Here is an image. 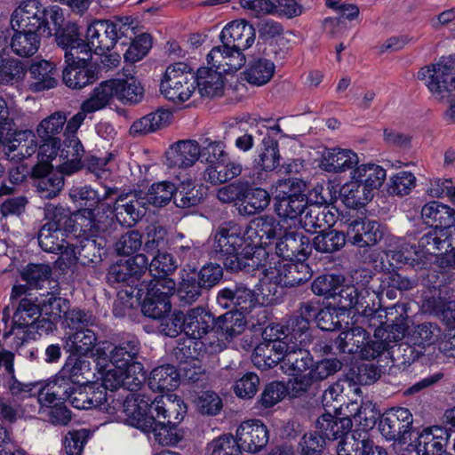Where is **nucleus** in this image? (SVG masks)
I'll return each mask as SVG.
<instances>
[{"mask_svg":"<svg viewBox=\"0 0 455 455\" xmlns=\"http://www.w3.org/2000/svg\"><path fill=\"white\" fill-rule=\"evenodd\" d=\"M283 352L282 370L288 375H299L313 366V356L305 347L288 346Z\"/></svg>","mask_w":455,"mask_h":455,"instance_id":"obj_38","label":"nucleus"},{"mask_svg":"<svg viewBox=\"0 0 455 455\" xmlns=\"http://www.w3.org/2000/svg\"><path fill=\"white\" fill-rule=\"evenodd\" d=\"M39 246L47 252L63 253L68 247L65 232L55 224H44L37 234Z\"/></svg>","mask_w":455,"mask_h":455,"instance_id":"obj_44","label":"nucleus"},{"mask_svg":"<svg viewBox=\"0 0 455 455\" xmlns=\"http://www.w3.org/2000/svg\"><path fill=\"white\" fill-rule=\"evenodd\" d=\"M179 377L174 366L161 365L151 371L148 387L154 391H171L179 386Z\"/></svg>","mask_w":455,"mask_h":455,"instance_id":"obj_49","label":"nucleus"},{"mask_svg":"<svg viewBox=\"0 0 455 455\" xmlns=\"http://www.w3.org/2000/svg\"><path fill=\"white\" fill-rule=\"evenodd\" d=\"M270 204V195L260 188H254L245 183L244 195L237 210L241 215L252 216L263 212Z\"/></svg>","mask_w":455,"mask_h":455,"instance_id":"obj_37","label":"nucleus"},{"mask_svg":"<svg viewBox=\"0 0 455 455\" xmlns=\"http://www.w3.org/2000/svg\"><path fill=\"white\" fill-rule=\"evenodd\" d=\"M339 216L334 206L323 204H308L299 219V224L307 232L315 233L317 229L325 230L332 227Z\"/></svg>","mask_w":455,"mask_h":455,"instance_id":"obj_20","label":"nucleus"},{"mask_svg":"<svg viewBox=\"0 0 455 455\" xmlns=\"http://www.w3.org/2000/svg\"><path fill=\"white\" fill-rule=\"evenodd\" d=\"M137 287L138 291L134 297L139 299H142L144 294L155 297L164 296L166 299H169V295L174 294L176 291V283L169 276L144 278L137 284Z\"/></svg>","mask_w":455,"mask_h":455,"instance_id":"obj_46","label":"nucleus"},{"mask_svg":"<svg viewBox=\"0 0 455 455\" xmlns=\"http://www.w3.org/2000/svg\"><path fill=\"white\" fill-rule=\"evenodd\" d=\"M171 120L172 113L169 110L158 108L134 121L130 128V133L132 136H140L155 132L168 126Z\"/></svg>","mask_w":455,"mask_h":455,"instance_id":"obj_39","label":"nucleus"},{"mask_svg":"<svg viewBox=\"0 0 455 455\" xmlns=\"http://www.w3.org/2000/svg\"><path fill=\"white\" fill-rule=\"evenodd\" d=\"M57 41L58 44L65 49L67 65L93 66L91 63L93 48H91L89 41L86 43L81 37V33L76 25L73 24L63 29Z\"/></svg>","mask_w":455,"mask_h":455,"instance_id":"obj_11","label":"nucleus"},{"mask_svg":"<svg viewBox=\"0 0 455 455\" xmlns=\"http://www.w3.org/2000/svg\"><path fill=\"white\" fill-rule=\"evenodd\" d=\"M359 164L358 155L351 149L334 148L326 149L320 167L327 172L342 173L353 171Z\"/></svg>","mask_w":455,"mask_h":455,"instance_id":"obj_27","label":"nucleus"},{"mask_svg":"<svg viewBox=\"0 0 455 455\" xmlns=\"http://www.w3.org/2000/svg\"><path fill=\"white\" fill-rule=\"evenodd\" d=\"M29 75L28 89L33 92H40L54 88L58 80L54 63L45 60L34 61L28 70Z\"/></svg>","mask_w":455,"mask_h":455,"instance_id":"obj_30","label":"nucleus"},{"mask_svg":"<svg viewBox=\"0 0 455 455\" xmlns=\"http://www.w3.org/2000/svg\"><path fill=\"white\" fill-rule=\"evenodd\" d=\"M65 172H53L52 168L46 165L36 164L32 168L31 178L34 180V186L41 198L52 199L58 196L64 188Z\"/></svg>","mask_w":455,"mask_h":455,"instance_id":"obj_19","label":"nucleus"},{"mask_svg":"<svg viewBox=\"0 0 455 455\" xmlns=\"http://www.w3.org/2000/svg\"><path fill=\"white\" fill-rule=\"evenodd\" d=\"M433 98L443 104H449L444 118L455 124V57L443 56L436 63L425 66L418 73Z\"/></svg>","mask_w":455,"mask_h":455,"instance_id":"obj_1","label":"nucleus"},{"mask_svg":"<svg viewBox=\"0 0 455 455\" xmlns=\"http://www.w3.org/2000/svg\"><path fill=\"white\" fill-rule=\"evenodd\" d=\"M421 218L425 224L435 228H455V210L435 201L422 207Z\"/></svg>","mask_w":455,"mask_h":455,"instance_id":"obj_34","label":"nucleus"},{"mask_svg":"<svg viewBox=\"0 0 455 455\" xmlns=\"http://www.w3.org/2000/svg\"><path fill=\"white\" fill-rule=\"evenodd\" d=\"M103 246L101 243H97L96 240L85 238L80 241L79 245L74 249V254L77 260L82 265H90L101 261V251Z\"/></svg>","mask_w":455,"mask_h":455,"instance_id":"obj_62","label":"nucleus"},{"mask_svg":"<svg viewBox=\"0 0 455 455\" xmlns=\"http://www.w3.org/2000/svg\"><path fill=\"white\" fill-rule=\"evenodd\" d=\"M210 455H243L236 437L225 434L212 440L207 446Z\"/></svg>","mask_w":455,"mask_h":455,"instance_id":"obj_64","label":"nucleus"},{"mask_svg":"<svg viewBox=\"0 0 455 455\" xmlns=\"http://www.w3.org/2000/svg\"><path fill=\"white\" fill-rule=\"evenodd\" d=\"M287 345L280 342L275 337L270 338L266 344H260L254 349L252 361L256 366L262 369L272 368L278 363L282 367L283 352L287 351Z\"/></svg>","mask_w":455,"mask_h":455,"instance_id":"obj_32","label":"nucleus"},{"mask_svg":"<svg viewBox=\"0 0 455 455\" xmlns=\"http://www.w3.org/2000/svg\"><path fill=\"white\" fill-rule=\"evenodd\" d=\"M369 339V333L361 326H354L341 331L335 339V345L340 353L359 354L362 346Z\"/></svg>","mask_w":455,"mask_h":455,"instance_id":"obj_47","label":"nucleus"},{"mask_svg":"<svg viewBox=\"0 0 455 455\" xmlns=\"http://www.w3.org/2000/svg\"><path fill=\"white\" fill-rule=\"evenodd\" d=\"M345 224L347 242L360 248L374 246L384 236L383 227L367 218L347 220Z\"/></svg>","mask_w":455,"mask_h":455,"instance_id":"obj_14","label":"nucleus"},{"mask_svg":"<svg viewBox=\"0 0 455 455\" xmlns=\"http://www.w3.org/2000/svg\"><path fill=\"white\" fill-rule=\"evenodd\" d=\"M315 427L325 440L343 439L346 435H349L352 420L348 417L338 419L331 413H323L317 419Z\"/></svg>","mask_w":455,"mask_h":455,"instance_id":"obj_42","label":"nucleus"},{"mask_svg":"<svg viewBox=\"0 0 455 455\" xmlns=\"http://www.w3.org/2000/svg\"><path fill=\"white\" fill-rule=\"evenodd\" d=\"M196 84L202 97H220L224 92L222 75L212 68H201L197 70Z\"/></svg>","mask_w":455,"mask_h":455,"instance_id":"obj_41","label":"nucleus"},{"mask_svg":"<svg viewBox=\"0 0 455 455\" xmlns=\"http://www.w3.org/2000/svg\"><path fill=\"white\" fill-rule=\"evenodd\" d=\"M184 332L189 338L199 339L212 328L213 317L203 307H196L183 313Z\"/></svg>","mask_w":455,"mask_h":455,"instance_id":"obj_33","label":"nucleus"},{"mask_svg":"<svg viewBox=\"0 0 455 455\" xmlns=\"http://www.w3.org/2000/svg\"><path fill=\"white\" fill-rule=\"evenodd\" d=\"M114 89L116 91L115 98L124 104H136L143 98V88L140 84L130 77L127 79H113Z\"/></svg>","mask_w":455,"mask_h":455,"instance_id":"obj_56","label":"nucleus"},{"mask_svg":"<svg viewBox=\"0 0 455 455\" xmlns=\"http://www.w3.org/2000/svg\"><path fill=\"white\" fill-rule=\"evenodd\" d=\"M131 392L124 401L111 396L110 406H116L114 413L119 410L123 411L127 424L143 432H148L152 427L156 416V411L152 410V407H156L155 404L158 403L159 404L166 403V397L162 396L159 400L156 398L152 401L151 398L141 393Z\"/></svg>","mask_w":455,"mask_h":455,"instance_id":"obj_3","label":"nucleus"},{"mask_svg":"<svg viewBox=\"0 0 455 455\" xmlns=\"http://www.w3.org/2000/svg\"><path fill=\"white\" fill-rule=\"evenodd\" d=\"M254 27L244 20H235L228 24L220 33V41L226 47L243 52L255 41Z\"/></svg>","mask_w":455,"mask_h":455,"instance_id":"obj_22","label":"nucleus"},{"mask_svg":"<svg viewBox=\"0 0 455 455\" xmlns=\"http://www.w3.org/2000/svg\"><path fill=\"white\" fill-rule=\"evenodd\" d=\"M207 62L212 68L220 73H232L240 69L246 62L243 52L226 47L223 44L220 46L213 47L207 55Z\"/></svg>","mask_w":455,"mask_h":455,"instance_id":"obj_28","label":"nucleus"},{"mask_svg":"<svg viewBox=\"0 0 455 455\" xmlns=\"http://www.w3.org/2000/svg\"><path fill=\"white\" fill-rule=\"evenodd\" d=\"M110 398L111 395H108L104 387L97 383L77 384L68 402L78 410L100 408L107 413L113 414L116 406H110Z\"/></svg>","mask_w":455,"mask_h":455,"instance_id":"obj_13","label":"nucleus"},{"mask_svg":"<svg viewBox=\"0 0 455 455\" xmlns=\"http://www.w3.org/2000/svg\"><path fill=\"white\" fill-rule=\"evenodd\" d=\"M10 41L12 52L22 58L31 57L36 53L41 44V36L20 29H13Z\"/></svg>","mask_w":455,"mask_h":455,"instance_id":"obj_51","label":"nucleus"},{"mask_svg":"<svg viewBox=\"0 0 455 455\" xmlns=\"http://www.w3.org/2000/svg\"><path fill=\"white\" fill-rule=\"evenodd\" d=\"M235 437L243 451L257 453L267 444L269 433L267 426L260 420L251 419L240 424Z\"/></svg>","mask_w":455,"mask_h":455,"instance_id":"obj_17","label":"nucleus"},{"mask_svg":"<svg viewBox=\"0 0 455 455\" xmlns=\"http://www.w3.org/2000/svg\"><path fill=\"white\" fill-rule=\"evenodd\" d=\"M383 291H377L368 285H347L339 293L338 306L340 309H355L364 316H372L382 307Z\"/></svg>","mask_w":455,"mask_h":455,"instance_id":"obj_6","label":"nucleus"},{"mask_svg":"<svg viewBox=\"0 0 455 455\" xmlns=\"http://www.w3.org/2000/svg\"><path fill=\"white\" fill-rule=\"evenodd\" d=\"M176 239L179 240L175 246L176 255L181 262L186 264L188 268L196 270L202 257V251L192 239L185 238L181 233L177 234Z\"/></svg>","mask_w":455,"mask_h":455,"instance_id":"obj_57","label":"nucleus"},{"mask_svg":"<svg viewBox=\"0 0 455 455\" xmlns=\"http://www.w3.org/2000/svg\"><path fill=\"white\" fill-rule=\"evenodd\" d=\"M267 252L263 249H257L250 243L235 259V267H228L227 270L236 272L244 271L245 273H253L256 270H261L264 275V268L268 267L269 260L267 259Z\"/></svg>","mask_w":455,"mask_h":455,"instance_id":"obj_36","label":"nucleus"},{"mask_svg":"<svg viewBox=\"0 0 455 455\" xmlns=\"http://www.w3.org/2000/svg\"><path fill=\"white\" fill-rule=\"evenodd\" d=\"M386 170L373 163L357 164L350 172V180L341 188L345 204L350 208L364 206L384 183Z\"/></svg>","mask_w":455,"mask_h":455,"instance_id":"obj_2","label":"nucleus"},{"mask_svg":"<svg viewBox=\"0 0 455 455\" xmlns=\"http://www.w3.org/2000/svg\"><path fill=\"white\" fill-rule=\"evenodd\" d=\"M86 37L91 44V48H93L94 52L99 55L105 54L116 44L112 21L108 20H95L89 25Z\"/></svg>","mask_w":455,"mask_h":455,"instance_id":"obj_26","label":"nucleus"},{"mask_svg":"<svg viewBox=\"0 0 455 455\" xmlns=\"http://www.w3.org/2000/svg\"><path fill=\"white\" fill-rule=\"evenodd\" d=\"M40 316L39 306L28 299H22L12 317V326L4 331L3 338L6 339L11 335L19 336L22 331L35 326L36 320Z\"/></svg>","mask_w":455,"mask_h":455,"instance_id":"obj_31","label":"nucleus"},{"mask_svg":"<svg viewBox=\"0 0 455 455\" xmlns=\"http://www.w3.org/2000/svg\"><path fill=\"white\" fill-rule=\"evenodd\" d=\"M413 416L403 407L391 408L385 411L379 422L381 435L388 441L405 443L412 429Z\"/></svg>","mask_w":455,"mask_h":455,"instance_id":"obj_10","label":"nucleus"},{"mask_svg":"<svg viewBox=\"0 0 455 455\" xmlns=\"http://www.w3.org/2000/svg\"><path fill=\"white\" fill-rule=\"evenodd\" d=\"M156 416L152 427L148 432H153L155 440L162 446H169L177 443L176 434L173 432L175 426L182 419L178 407L180 408V401L177 403L171 400L170 396H166V403L163 404L156 403Z\"/></svg>","mask_w":455,"mask_h":455,"instance_id":"obj_7","label":"nucleus"},{"mask_svg":"<svg viewBox=\"0 0 455 455\" xmlns=\"http://www.w3.org/2000/svg\"><path fill=\"white\" fill-rule=\"evenodd\" d=\"M116 93L113 79L101 82L83 102V109L88 113L101 110L110 104Z\"/></svg>","mask_w":455,"mask_h":455,"instance_id":"obj_48","label":"nucleus"},{"mask_svg":"<svg viewBox=\"0 0 455 455\" xmlns=\"http://www.w3.org/2000/svg\"><path fill=\"white\" fill-rule=\"evenodd\" d=\"M202 288L195 277H182L175 291L179 305L186 307L195 303L202 295Z\"/></svg>","mask_w":455,"mask_h":455,"instance_id":"obj_63","label":"nucleus"},{"mask_svg":"<svg viewBox=\"0 0 455 455\" xmlns=\"http://www.w3.org/2000/svg\"><path fill=\"white\" fill-rule=\"evenodd\" d=\"M275 211L282 220H296L301 218L307 204V196H275Z\"/></svg>","mask_w":455,"mask_h":455,"instance_id":"obj_50","label":"nucleus"},{"mask_svg":"<svg viewBox=\"0 0 455 455\" xmlns=\"http://www.w3.org/2000/svg\"><path fill=\"white\" fill-rule=\"evenodd\" d=\"M275 71V66L272 61L260 58L250 63L243 76L249 84L262 86L271 80Z\"/></svg>","mask_w":455,"mask_h":455,"instance_id":"obj_54","label":"nucleus"},{"mask_svg":"<svg viewBox=\"0 0 455 455\" xmlns=\"http://www.w3.org/2000/svg\"><path fill=\"white\" fill-rule=\"evenodd\" d=\"M259 294L243 283H235L221 289L217 295V300L224 307L235 308V311L247 312L259 302Z\"/></svg>","mask_w":455,"mask_h":455,"instance_id":"obj_18","label":"nucleus"},{"mask_svg":"<svg viewBox=\"0 0 455 455\" xmlns=\"http://www.w3.org/2000/svg\"><path fill=\"white\" fill-rule=\"evenodd\" d=\"M388 351L393 363L396 366L403 368L414 363L424 353L422 349L409 342L394 346L390 344Z\"/></svg>","mask_w":455,"mask_h":455,"instance_id":"obj_60","label":"nucleus"},{"mask_svg":"<svg viewBox=\"0 0 455 455\" xmlns=\"http://www.w3.org/2000/svg\"><path fill=\"white\" fill-rule=\"evenodd\" d=\"M0 142L6 158L14 163H20L37 150L36 134L31 130L10 131L3 137L0 132Z\"/></svg>","mask_w":455,"mask_h":455,"instance_id":"obj_12","label":"nucleus"},{"mask_svg":"<svg viewBox=\"0 0 455 455\" xmlns=\"http://www.w3.org/2000/svg\"><path fill=\"white\" fill-rule=\"evenodd\" d=\"M275 337L290 346L306 347L311 342L309 323L303 318L291 317L284 326L275 328Z\"/></svg>","mask_w":455,"mask_h":455,"instance_id":"obj_25","label":"nucleus"},{"mask_svg":"<svg viewBox=\"0 0 455 455\" xmlns=\"http://www.w3.org/2000/svg\"><path fill=\"white\" fill-rule=\"evenodd\" d=\"M346 243V235L337 230H322L313 239L312 246L321 253H333L339 251Z\"/></svg>","mask_w":455,"mask_h":455,"instance_id":"obj_58","label":"nucleus"},{"mask_svg":"<svg viewBox=\"0 0 455 455\" xmlns=\"http://www.w3.org/2000/svg\"><path fill=\"white\" fill-rule=\"evenodd\" d=\"M84 355H69L60 371L76 385L90 382L92 374L91 362Z\"/></svg>","mask_w":455,"mask_h":455,"instance_id":"obj_53","label":"nucleus"},{"mask_svg":"<svg viewBox=\"0 0 455 455\" xmlns=\"http://www.w3.org/2000/svg\"><path fill=\"white\" fill-rule=\"evenodd\" d=\"M140 349V342L136 339L123 341L110 350L109 361L113 366H117L132 372L131 368L132 364L141 363L138 361Z\"/></svg>","mask_w":455,"mask_h":455,"instance_id":"obj_43","label":"nucleus"},{"mask_svg":"<svg viewBox=\"0 0 455 455\" xmlns=\"http://www.w3.org/2000/svg\"><path fill=\"white\" fill-rule=\"evenodd\" d=\"M246 326L244 315L238 311H228L219 316L215 323L218 333L226 339H231L241 334Z\"/></svg>","mask_w":455,"mask_h":455,"instance_id":"obj_52","label":"nucleus"},{"mask_svg":"<svg viewBox=\"0 0 455 455\" xmlns=\"http://www.w3.org/2000/svg\"><path fill=\"white\" fill-rule=\"evenodd\" d=\"M385 317V323L375 330V336L393 339L394 343L402 340L408 329L406 306L397 303L387 307Z\"/></svg>","mask_w":455,"mask_h":455,"instance_id":"obj_21","label":"nucleus"},{"mask_svg":"<svg viewBox=\"0 0 455 455\" xmlns=\"http://www.w3.org/2000/svg\"><path fill=\"white\" fill-rule=\"evenodd\" d=\"M160 90L170 101H187L196 90V77L192 69L184 62L170 65L161 81Z\"/></svg>","mask_w":455,"mask_h":455,"instance_id":"obj_5","label":"nucleus"},{"mask_svg":"<svg viewBox=\"0 0 455 455\" xmlns=\"http://www.w3.org/2000/svg\"><path fill=\"white\" fill-rule=\"evenodd\" d=\"M84 153V150L81 141L76 136H71L66 146L64 155L66 161L60 165L61 172L70 175L82 169L81 160Z\"/></svg>","mask_w":455,"mask_h":455,"instance_id":"obj_59","label":"nucleus"},{"mask_svg":"<svg viewBox=\"0 0 455 455\" xmlns=\"http://www.w3.org/2000/svg\"><path fill=\"white\" fill-rule=\"evenodd\" d=\"M131 371L114 366L108 369L102 376V384L105 392L108 389L114 391L120 387L128 391H137L140 388L146 380V373L142 363H135L132 365Z\"/></svg>","mask_w":455,"mask_h":455,"instance_id":"obj_15","label":"nucleus"},{"mask_svg":"<svg viewBox=\"0 0 455 455\" xmlns=\"http://www.w3.org/2000/svg\"><path fill=\"white\" fill-rule=\"evenodd\" d=\"M99 79L94 66L67 65L62 71L63 83L71 89L80 90Z\"/></svg>","mask_w":455,"mask_h":455,"instance_id":"obj_40","label":"nucleus"},{"mask_svg":"<svg viewBox=\"0 0 455 455\" xmlns=\"http://www.w3.org/2000/svg\"><path fill=\"white\" fill-rule=\"evenodd\" d=\"M386 255L390 264L395 267L408 265L411 267H421L427 259L419 245L403 243L395 250H389Z\"/></svg>","mask_w":455,"mask_h":455,"instance_id":"obj_45","label":"nucleus"},{"mask_svg":"<svg viewBox=\"0 0 455 455\" xmlns=\"http://www.w3.org/2000/svg\"><path fill=\"white\" fill-rule=\"evenodd\" d=\"M200 159L199 142L194 140H179L165 152L164 164L169 168L187 169Z\"/></svg>","mask_w":455,"mask_h":455,"instance_id":"obj_24","label":"nucleus"},{"mask_svg":"<svg viewBox=\"0 0 455 455\" xmlns=\"http://www.w3.org/2000/svg\"><path fill=\"white\" fill-rule=\"evenodd\" d=\"M147 202L141 194L120 196L112 207L116 220L122 225H134L144 214Z\"/></svg>","mask_w":455,"mask_h":455,"instance_id":"obj_23","label":"nucleus"},{"mask_svg":"<svg viewBox=\"0 0 455 455\" xmlns=\"http://www.w3.org/2000/svg\"><path fill=\"white\" fill-rule=\"evenodd\" d=\"M369 436L365 432L354 430L341 439L337 446V455H363Z\"/></svg>","mask_w":455,"mask_h":455,"instance_id":"obj_61","label":"nucleus"},{"mask_svg":"<svg viewBox=\"0 0 455 455\" xmlns=\"http://www.w3.org/2000/svg\"><path fill=\"white\" fill-rule=\"evenodd\" d=\"M264 276L270 282L283 287H294L311 278L310 267L303 261L269 259V266L264 268Z\"/></svg>","mask_w":455,"mask_h":455,"instance_id":"obj_8","label":"nucleus"},{"mask_svg":"<svg viewBox=\"0 0 455 455\" xmlns=\"http://www.w3.org/2000/svg\"><path fill=\"white\" fill-rule=\"evenodd\" d=\"M311 252L310 239L302 232L284 228L275 245V253L282 260L304 261Z\"/></svg>","mask_w":455,"mask_h":455,"instance_id":"obj_16","label":"nucleus"},{"mask_svg":"<svg viewBox=\"0 0 455 455\" xmlns=\"http://www.w3.org/2000/svg\"><path fill=\"white\" fill-rule=\"evenodd\" d=\"M249 243L244 238L241 226L228 222L220 227L213 236L212 253L224 267H234L235 259L244 251Z\"/></svg>","mask_w":455,"mask_h":455,"instance_id":"obj_4","label":"nucleus"},{"mask_svg":"<svg viewBox=\"0 0 455 455\" xmlns=\"http://www.w3.org/2000/svg\"><path fill=\"white\" fill-rule=\"evenodd\" d=\"M115 213L110 204L99 203L95 208L79 212L77 222L84 233L91 236H105L116 225Z\"/></svg>","mask_w":455,"mask_h":455,"instance_id":"obj_9","label":"nucleus"},{"mask_svg":"<svg viewBox=\"0 0 455 455\" xmlns=\"http://www.w3.org/2000/svg\"><path fill=\"white\" fill-rule=\"evenodd\" d=\"M97 340V334L91 328L77 329L67 334L64 349L71 355H87L93 351Z\"/></svg>","mask_w":455,"mask_h":455,"instance_id":"obj_35","label":"nucleus"},{"mask_svg":"<svg viewBox=\"0 0 455 455\" xmlns=\"http://www.w3.org/2000/svg\"><path fill=\"white\" fill-rule=\"evenodd\" d=\"M455 228H434L424 234L419 241L426 259L428 255H439L454 247Z\"/></svg>","mask_w":455,"mask_h":455,"instance_id":"obj_29","label":"nucleus"},{"mask_svg":"<svg viewBox=\"0 0 455 455\" xmlns=\"http://www.w3.org/2000/svg\"><path fill=\"white\" fill-rule=\"evenodd\" d=\"M342 283L343 278L339 275H323L314 280L311 290L315 295L331 298L338 304L339 293L344 287H347Z\"/></svg>","mask_w":455,"mask_h":455,"instance_id":"obj_55","label":"nucleus"}]
</instances>
